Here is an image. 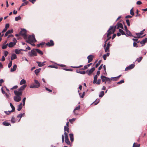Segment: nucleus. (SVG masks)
Returning a JSON list of instances; mask_svg holds the SVG:
<instances>
[{
    "instance_id": "412c9836",
    "label": "nucleus",
    "mask_w": 147,
    "mask_h": 147,
    "mask_svg": "<svg viewBox=\"0 0 147 147\" xmlns=\"http://www.w3.org/2000/svg\"><path fill=\"white\" fill-rule=\"evenodd\" d=\"M17 67V65L16 64H15L13 66V67L11 68V69H10L11 72H12L15 71Z\"/></svg>"
},
{
    "instance_id": "ddd939ff",
    "label": "nucleus",
    "mask_w": 147,
    "mask_h": 147,
    "mask_svg": "<svg viewBox=\"0 0 147 147\" xmlns=\"http://www.w3.org/2000/svg\"><path fill=\"white\" fill-rule=\"evenodd\" d=\"M111 45L109 42H108L107 44V47L105 49V52H107L109 51V47Z\"/></svg>"
},
{
    "instance_id": "13d9d810",
    "label": "nucleus",
    "mask_w": 147,
    "mask_h": 147,
    "mask_svg": "<svg viewBox=\"0 0 147 147\" xmlns=\"http://www.w3.org/2000/svg\"><path fill=\"white\" fill-rule=\"evenodd\" d=\"M11 122L12 123H15V119L14 118V117H13L11 119Z\"/></svg>"
},
{
    "instance_id": "8fccbe9b",
    "label": "nucleus",
    "mask_w": 147,
    "mask_h": 147,
    "mask_svg": "<svg viewBox=\"0 0 147 147\" xmlns=\"http://www.w3.org/2000/svg\"><path fill=\"white\" fill-rule=\"evenodd\" d=\"M147 53V51L145 49H143L141 51V53H144V55H145Z\"/></svg>"
},
{
    "instance_id": "f03ea898",
    "label": "nucleus",
    "mask_w": 147,
    "mask_h": 147,
    "mask_svg": "<svg viewBox=\"0 0 147 147\" xmlns=\"http://www.w3.org/2000/svg\"><path fill=\"white\" fill-rule=\"evenodd\" d=\"M35 84H33L30 86V88H37L39 87L40 85V84L37 80H34Z\"/></svg>"
},
{
    "instance_id": "37998d69",
    "label": "nucleus",
    "mask_w": 147,
    "mask_h": 147,
    "mask_svg": "<svg viewBox=\"0 0 147 147\" xmlns=\"http://www.w3.org/2000/svg\"><path fill=\"white\" fill-rule=\"evenodd\" d=\"M8 45V44H6V45H4L2 46V48L3 49H5L7 47Z\"/></svg>"
},
{
    "instance_id": "6e6552de",
    "label": "nucleus",
    "mask_w": 147,
    "mask_h": 147,
    "mask_svg": "<svg viewBox=\"0 0 147 147\" xmlns=\"http://www.w3.org/2000/svg\"><path fill=\"white\" fill-rule=\"evenodd\" d=\"M112 34L111 31L110 30H108L107 31V33H106L104 35L103 37V39H105L106 38L105 36L107 35V37H108L109 36H110Z\"/></svg>"
},
{
    "instance_id": "c85d7f7f",
    "label": "nucleus",
    "mask_w": 147,
    "mask_h": 147,
    "mask_svg": "<svg viewBox=\"0 0 147 147\" xmlns=\"http://www.w3.org/2000/svg\"><path fill=\"white\" fill-rule=\"evenodd\" d=\"M35 50L39 54L41 55H43V52L42 51L40 50L39 49H35Z\"/></svg>"
},
{
    "instance_id": "864d4df0",
    "label": "nucleus",
    "mask_w": 147,
    "mask_h": 147,
    "mask_svg": "<svg viewBox=\"0 0 147 147\" xmlns=\"http://www.w3.org/2000/svg\"><path fill=\"white\" fill-rule=\"evenodd\" d=\"M111 80L113 81H116L117 80V79L116 77H112L111 78Z\"/></svg>"
},
{
    "instance_id": "f704fd0d",
    "label": "nucleus",
    "mask_w": 147,
    "mask_h": 147,
    "mask_svg": "<svg viewBox=\"0 0 147 147\" xmlns=\"http://www.w3.org/2000/svg\"><path fill=\"white\" fill-rule=\"evenodd\" d=\"M119 31L122 35H125V34L124 32V31L122 30L121 29H119Z\"/></svg>"
},
{
    "instance_id": "7ed1b4c3",
    "label": "nucleus",
    "mask_w": 147,
    "mask_h": 147,
    "mask_svg": "<svg viewBox=\"0 0 147 147\" xmlns=\"http://www.w3.org/2000/svg\"><path fill=\"white\" fill-rule=\"evenodd\" d=\"M20 34L22 35L24 39L27 38V36L26 35V30L24 29L22 30L20 33Z\"/></svg>"
},
{
    "instance_id": "39448f33",
    "label": "nucleus",
    "mask_w": 147,
    "mask_h": 147,
    "mask_svg": "<svg viewBox=\"0 0 147 147\" xmlns=\"http://www.w3.org/2000/svg\"><path fill=\"white\" fill-rule=\"evenodd\" d=\"M28 54L29 55L30 57L33 56H36L37 55V54L34 49H32L30 51L28 52Z\"/></svg>"
},
{
    "instance_id": "1a4fd4ad",
    "label": "nucleus",
    "mask_w": 147,
    "mask_h": 147,
    "mask_svg": "<svg viewBox=\"0 0 147 147\" xmlns=\"http://www.w3.org/2000/svg\"><path fill=\"white\" fill-rule=\"evenodd\" d=\"M14 93L15 95L17 96H21L22 94V91H19L15 90L14 92Z\"/></svg>"
},
{
    "instance_id": "f3484780",
    "label": "nucleus",
    "mask_w": 147,
    "mask_h": 147,
    "mask_svg": "<svg viewBox=\"0 0 147 147\" xmlns=\"http://www.w3.org/2000/svg\"><path fill=\"white\" fill-rule=\"evenodd\" d=\"M46 61H44L43 62H41L39 61H37L36 63L38 64V66L39 67H41L44 66L45 64L44 63H46Z\"/></svg>"
},
{
    "instance_id": "6ab92c4d",
    "label": "nucleus",
    "mask_w": 147,
    "mask_h": 147,
    "mask_svg": "<svg viewBox=\"0 0 147 147\" xmlns=\"http://www.w3.org/2000/svg\"><path fill=\"white\" fill-rule=\"evenodd\" d=\"M65 138V142L68 145H70V146H71V144H70V143L69 140L68 138V137L67 138Z\"/></svg>"
},
{
    "instance_id": "c756f323",
    "label": "nucleus",
    "mask_w": 147,
    "mask_h": 147,
    "mask_svg": "<svg viewBox=\"0 0 147 147\" xmlns=\"http://www.w3.org/2000/svg\"><path fill=\"white\" fill-rule=\"evenodd\" d=\"M105 93L104 91H102L100 92V93L99 95V96L100 97L102 98L103 97V96L104 95Z\"/></svg>"
},
{
    "instance_id": "0eeeda50",
    "label": "nucleus",
    "mask_w": 147,
    "mask_h": 147,
    "mask_svg": "<svg viewBox=\"0 0 147 147\" xmlns=\"http://www.w3.org/2000/svg\"><path fill=\"white\" fill-rule=\"evenodd\" d=\"M135 67V65L134 64H132L126 67L125 69V71H128L133 69Z\"/></svg>"
},
{
    "instance_id": "bf43d9fd",
    "label": "nucleus",
    "mask_w": 147,
    "mask_h": 147,
    "mask_svg": "<svg viewBox=\"0 0 147 147\" xmlns=\"http://www.w3.org/2000/svg\"><path fill=\"white\" fill-rule=\"evenodd\" d=\"M133 8H132L130 10V14L131 15H132V16H134V12H133Z\"/></svg>"
},
{
    "instance_id": "4468645a",
    "label": "nucleus",
    "mask_w": 147,
    "mask_h": 147,
    "mask_svg": "<svg viewBox=\"0 0 147 147\" xmlns=\"http://www.w3.org/2000/svg\"><path fill=\"white\" fill-rule=\"evenodd\" d=\"M126 32V33L125 34V35L127 37L128 36H134L132 35L131 33V32L129 31V30H128Z\"/></svg>"
},
{
    "instance_id": "cd10ccee",
    "label": "nucleus",
    "mask_w": 147,
    "mask_h": 147,
    "mask_svg": "<svg viewBox=\"0 0 147 147\" xmlns=\"http://www.w3.org/2000/svg\"><path fill=\"white\" fill-rule=\"evenodd\" d=\"M41 70L40 68H38V69H36L34 71V72L36 75H37L38 73H39Z\"/></svg>"
},
{
    "instance_id": "49530a36",
    "label": "nucleus",
    "mask_w": 147,
    "mask_h": 147,
    "mask_svg": "<svg viewBox=\"0 0 147 147\" xmlns=\"http://www.w3.org/2000/svg\"><path fill=\"white\" fill-rule=\"evenodd\" d=\"M114 27L113 26H111L110 27V28L109 29V30H111L113 31V33L114 32H113L114 30Z\"/></svg>"
},
{
    "instance_id": "5701e85b",
    "label": "nucleus",
    "mask_w": 147,
    "mask_h": 147,
    "mask_svg": "<svg viewBox=\"0 0 147 147\" xmlns=\"http://www.w3.org/2000/svg\"><path fill=\"white\" fill-rule=\"evenodd\" d=\"M17 58L16 55L15 54H12L11 57V60H13L14 59H16Z\"/></svg>"
},
{
    "instance_id": "c03bdc74",
    "label": "nucleus",
    "mask_w": 147,
    "mask_h": 147,
    "mask_svg": "<svg viewBox=\"0 0 147 147\" xmlns=\"http://www.w3.org/2000/svg\"><path fill=\"white\" fill-rule=\"evenodd\" d=\"M83 66L82 65H80L78 66H71V67H72L74 68H80Z\"/></svg>"
},
{
    "instance_id": "e2e57ef3",
    "label": "nucleus",
    "mask_w": 147,
    "mask_h": 147,
    "mask_svg": "<svg viewBox=\"0 0 147 147\" xmlns=\"http://www.w3.org/2000/svg\"><path fill=\"white\" fill-rule=\"evenodd\" d=\"M126 22L128 26H129L130 25L129 20L128 19H127L126 20Z\"/></svg>"
},
{
    "instance_id": "6e6d98bb",
    "label": "nucleus",
    "mask_w": 147,
    "mask_h": 147,
    "mask_svg": "<svg viewBox=\"0 0 147 147\" xmlns=\"http://www.w3.org/2000/svg\"><path fill=\"white\" fill-rule=\"evenodd\" d=\"M12 112L13 111H4L5 113L8 115L10 114V113L11 112Z\"/></svg>"
},
{
    "instance_id": "f8f14e48",
    "label": "nucleus",
    "mask_w": 147,
    "mask_h": 147,
    "mask_svg": "<svg viewBox=\"0 0 147 147\" xmlns=\"http://www.w3.org/2000/svg\"><path fill=\"white\" fill-rule=\"evenodd\" d=\"M14 100L16 102L20 101L21 100V98L20 96H15L14 97Z\"/></svg>"
},
{
    "instance_id": "3c124183",
    "label": "nucleus",
    "mask_w": 147,
    "mask_h": 147,
    "mask_svg": "<svg viewBox=\"0 0 147 147\" xmlns=\"http://www.w3.org/2000/svg\"><path fill=\"white\" fill-rule=\"evenodd\" d=\"M142 59V57H140L139 58H138L137 59V60L138 63H139L140 62Z\"/></svg>"
},
{
    "instance_id": "4c0bfd02",
    "label": "nucleus",
    "mask_w": 147,
    "mask_h": 147,
    "mask_svg": "<svg viewBox=\"0 0 147 147\" xmlns=\"http://www.w3.org/2000/svg\"><path fill=\"white\" fill-rule=\"evenodd\" d=\"M64 131H67L68 133H69V128L68 127H66L65 126L64 127Z\"/></svg>"
},
{
    "instance_id": "7c9ffc66",
    "label": "nucleus",
    "mask_w": 147,
    "mask_h": 147,
    "mask_svg": "<svg viewBox=\"0 0 147 147\" xmlns=\"http://www.w3.org/2000/svg\"><path fill=\"white\" fill-rule=\"evenodd\" d=\"M3 124L5 126H8L9 125H11L9 123L7 122L6 121H4L3 122Z\"/></svg>"
},
{
    "instance_id": "ea45409f",
    "label": "nucleus",
    "mask_w": 147,
    "mask_h": 147,
    "mask_svg": "<svg viewBox=\"0 0 147 147\" xmlns=\"http://www.w3.org/2000/svg\"><path fill=\"white\" fill-rule=\"evenodd\" d=\"M21 18L20 16H18V17H16L15 18V20L16 21H18L19 20H20L21 19Z\"/></svg>"
},
{
    "instance_id": "72a5a7b5",
    "label": "nucleus",
    "mask_w": 147,
    "mask_h": 147,
    "mask_svg": "<svg viewBox=\"0 0 147 147\" xmlns=\"http://www.w3.org/2000/svg\"><path fill=\"white\" fill-rule=\"evenodd\" d=\"M23 114H24V113L23 114L21 113L20 114H19L18 115H17V117H18V118H20V119L19 120V121H20V120L21 118V117L23 116Z\"/></svg>"
},
{
    "instance_id": "de8ad7c7",
    "label": "nucleus",
    "mask_w": 147,
    "mask_h": 147,
    "mask_svg": "<svg viewBox=\"0 0 147 147\" xmlns=\"http://www.w3.org/2000/svg\"><path fill=\"white\" fill-rule=\"evenodd\" d=\"M48 67L51 68H54L56 69H57L58 68L57 66L55 65H50L48 66Z\"/></svg>"
},
{
    "instance_id": "aec40b11",
    "label": "nucleus",
    "mask_w": 147,
    "mask_h": 147,
    "mask_svg": "<svg viewBox=\"0 0 147 147\" xmlns=\"http://www.w3.org/2000/svg\"><path fill=\"white\" fill-rule=\"evenodd\" d=\"M22 1L24 2L22 3L21 5L20 6V7L26 5L28 3V1H26V0H23Z\"/></svg>"
},
{
    "instance_id": "393cba45",
    "label": "nucleus",
    "mask_w": 147,
    "mask_h": 147,
    "mask_svg": "<svg viewBox=\"0 0 147 147\" xmlns=\"http://www.w3.org/2000/svg\"><path fill=\"white\" fill-rule=\"evenodd\" d=\"M8 47H9L11 48L13 47L16 45V44L15 43H14L12 42H11L9 44H8Z\"/></svg>"
},
{
    "instance_id": "b1692460",
    "label": "nucleus",
    "mask_w": 147,
    "mask_h": 147,
    "mask_svg": "<svg viewBox=\"0 0 147 147\" xmlns=\"http://www.w3.org/2000/svg\"><path fill=\"white\" fill-rule=\"evenodd\" d=\"M23 104L22 103H20V105L18 106V107L17 109V110L18 111H20L22 108Z\"/></svg>"
},
{
    "instance_id": "5fc2aeb1",
    "label": "nucleus",
    "mask_w": 147,
    "mask_h": 147,
    "mask_svg": "<svg viewBox=\"0 0 147 147\" xmlns=\"http://www.w3.org/2000/svg\"><path fill=\"white\" fill-rule=\"evenodd\" d=\"M133 46L134 47H138V46L137 45V42H134Z\"/></svg>"
},
{
    "instance_id": "e433bc0d",
    "label": "nucleus",
    "mask_w": 147,
    "mask_h": 147,
    "mask_svg": "<svg viewBox=\"0 0 147 147\" xmlns=\"http://www.w3.org/2000/svg\"><path fill=\"white\" fill-rule=\"evenodd\" d=\"M100 100L99 99H98V100H97V99H96V100H95L93 102V103H94V105H96L98 104Z\"/></svg>"
},
{
    "instance_id": "473e14b6",
    "label": "nucleus",
    "mask_w": 147,
    "mask_h": 147,
    "mask_svg": "<svg viewBox=\"0 0 147 147\" xmlns=\"http://www.w3.org/2000/svg\"><path fill=\"white\" fill-rule=\"evenodd\" d=\"M26 83V80H25L23 79L20 82V85H22L23 84H25Z\"/></svg>"
},
{
    "instance_id": "20e7f679",
    "label": "nucleus",
    "mask_w": 147,
    "mask_h": 147,
    "mask_svg": "<svg viewBox=\"0 0 147 147\" xmlns=\"http://www.w3.org/2000/svg\"><path fill=\"white\" fill-rule=\"evenodd\" d=\"M119 28H120L122 29H123V28L122 24L118 22L117 23L116 25L114 26V30L113 32H114L116 29H118Z\"/></svg>"
},
{
    "instance_id": "79ce46f5",
    "label": "nucleus",
    "mask_w": 147,
    "mask_h": 147,
    "mask_svg": "<svg viewBox=\"0 0 147 147\" xmlns=\"http://www.w3.org/2000/svg\"><path fill=\"white\" fill-rule=\"evenodd\" d=\"M6 32L8 34H11L13 32V30L12 29L9 30L7 31Z\"/></svg>"
},
{
    "instance_id": "c9c22d12",
    "label": "nucleus",
    "mask_w": 147,
    "mask_h": 147,
    "mask_svg": "<svg viewBox=\"0 0 147 147\" xmlns=\"http://www.w3.org/2000/svg\"><path fill=\"white\" fill-rule=\"evenodd\" d=\"M140 144H138L136 143H134L133 144V147H139Z\"/></svg>"
},
{
    "instance_id": "a19ab883",
    "label": "nucleus",
    "mask_w": 147,
    "mask_h": 147,
    "mask_svg": "<svg viewBox=\"0 0 147 147\" xmlns=\"http://www.w3.org/2000/svg\"><path fill=\"white\" fill-rule=\"evenodd\" d=\"M15 52L16 54H19L20 53V51H19V49H16L15 50Z\"/></svg>"
},
{
    "instance_id": "4be33fe9",
    "label": "nucleus",
    "mask_w": 147,
    "mask_h": 147,
    "mask_svg": "<svg viewBox=\"0 0 147 147\" xmlns=\"http://www.w3.org/2000/svg\"><path fill=\"white\" fill-rule=\"evenodd\" d=\"M147 41V38H145L144 39L142 40L140 42V43L142 45H144V44L146 43Z\"/></svg>"
},
{
    "instance_id": "774afa93",
    "label": "nucleus",
    "mask_w": 147,
    "mask_h": 147,
    "mask_svg": "<svg viewBox=\"0 0 147 147\" xmlns=\"http://www.w3.org/2000/svg\"><path fill=\"white\" fill-rule=\"evenodd\" d=\"M76 119L75 118H72L71 119H69V121L71 123V122L73 121H75Z\"/></svg>"
},
{
    "instance_id": "69168bd1",
    "label": "nucleus",
    "mask_w": 147,
    "mask_h": 147,
    "mask_svg": "<svg viewBox=\"0 0 147 147\" xmlns=\"http://www.w3.org/2000/svg\"><path fill=\"white\" fill-rule=\"evenodd\" d=\"M136 13L137 15H136V17H137L140 16V15L138 14V9H137L136 10Z\"/></svg>"
},
{
    "instance_id": "2f4dec72",
    "label": "nucleus",
    "mask_w": 147,
    "mask_h": 147,
    "mask_svg": "<svg viewBox=\"0 0 147 147\" xmlns=\"http://www.w3.org/2000/svg\"><path fill=\"white\" fill-rule=\"evenodd\" d=\"M10 105L12 108L11 111H14L15 110V108L11 103H10Z\"/></svg>"
},
{
    "instance_id": "9b49d317",
    "label": "nucleus",
    "mask_w": 147,
    "mask_h": 147,
    "mask_svg": "<svg viewBox=\"0 0 147 147\" xmlns=\"http://www.w3.org/2000/svg\"><path fill=\"white\" fill-rule=\"evenodd\" d=\"M95 70V68L94 67H93L89 70L88 72H87L88 70H87L86 71V73H87L89 76H90Z\"/></svg>"
},
{
    "instance_id": "09e8293b",
    "label": "nucleus",
    "mask_w": 147,
    "mask_h": 147,
    "mask_svg": "<svg viewBox=\"0 0 147 147\" xmlns=\"http://www.w3.org/2000/svg\"><path fill=\"white\" fill-rule=\"evenodd\" d=\"M80 105H79L78 106L76 107L75 109H74L73 112L76 110H79L80 109Z\"/></svg>"
},
{
    "instance_id": "4d7b16f0",
    "label": "nucleus",
    "mask_w": 147,
    "mask_h": 147,
    "mask_svg": "<svg viewBox=\"0 0 147 147\" xmlns=\"http://www.w3.org/2000/svg\"><path fill=\"white\" fill-rule=\"evenodd\" d=\"M8 54V52L7 51H5L4 52V54L5 57H6Z\"/></svg>"
},
{
    "instance_id": "423d86ee",
    "label": "nucleus",
    "mask_w": 147,
    "mask_h": 147,
    "mask_svg": "<svg viewBox=\"0 0 147 147\" xmlns=\"http://www.w3.org/2000/svg\"><path fill=\"white\" fill-rule=\"evenodd\" d=\"M100 78L102 79V82H104L105 83H106V82L107 81H110L111 80L110 78L103 76H101Z\"/></svg>"
},
{
    "instance_id": "052dcab7",
    "label": "nucleus",
    "mask_w": 147,
    "mask_h": 147,
    "mask_svg": "<svg viewBox=\"0 0 147 147\" xmlns=\"http://www.w3.org/2000/svg\"><path fill=\"white\" fill-rule=\"evenodd\" d=\"M124 82V81L123 80H122L119 82H118L117 83V84H120L123 83Z\"/></svg>"
},
{
    "instance_id": "603ef678",
    "label": "nucleus",
    "mask_w": 147,
    "mask_h": 147,
    "mask_svg": "<svg viewBox=\"0 0 147 147\" xmlns=\"http://www.w3.org/2000/svg\"><path fill=\"white\" fill-rule=\"evenodd\" d=\"M12 65V61H9V63L8 66V68H9Z\"/></svg>"
},
{
    "instance_id": "58836bf2",
    "label": "nucleus",
    "mask_w": 147,
    "mask_h": 147,
    "mask_svg": "<svg viewBox=\"0 0 147 147\" xmlns=\"http://www.w3.org/2000/svg\"><path fill=\"white\" fill-rule=\"evenodd\" d=\"M61 69L64 70H65L66 71H72L73 70V69H66L64 68H61Z\"/></svg>"
},
{
    "instance_id": "a878e982",
    "label": "nucleus",
    "mask_w": 147,
    "mask_h": 147,
    "mask_svg": "<svg viewBox=\"0 0 147 147\" xmlns=\"http://www.w3.org/2000/svg\"><path fill=\"white\" fill-rule=\"evenodd\" d=\"M70 140L71 142H73L74 140V136L73 134H69Z\"/></svg>"
},
{
    "instance_id": "680f3d73",
    "label": "nucleus",
    "mask_w": 147,
    "mask_h": 147,
    "mask_svg": "<svg viewBox=\"0 0 147 147\" xmlns=\"http://www.w3.org/2000/svg\"><path fill=\"white\" fill-rule=\"evenodd\" d=\"M26 99V97H24L22 100V102H23L22 104H23V105H24H24H25Z\"/></svg>"
},
{
    "instance_id": "a211bd4d",
    "label": "nucleus",
    "mask_w": 147,
    "mask_h": 147,
    "mask_svg": "<svg viewBox=\"0 0 147 147\" xmlns=\"http://www.w3.org/2000/svg\"><path fill=\"white\" fill-rule=\"evenodd\" d=\"M26 84H24L21 86L18 89V90L20 91H23L24 89L26 88Z\"/></svg>"
},
{
    "instance_id": "dca6fc26",
    "label": "nucleus",
    "mask_w": 147,
    "mask_h": 147,
    "mask_svg": "<svg viewBox=\"0 0 147 147\" xmlns=\"http://www.w3.org/2000/svg\"><path fill=\"white\" fill-rule=\"evenodd\" d=\"M93 55H89L87 57L88 59V63L91 62L93 60Z\"/></svg>"
},
{
    "instance_id": "9d476101",
    "label": "nucleus",
    "mask_w": 147,
    "mask_h": 147,
    "mask_svg": "<svg viewBox=\"0 0 147 147\" xmlns=\"http://www.w3.org/2000/svg\"><path fill=\"white\" fill-rule=\"evenodd\" d=\"M46 45L49 47H51L54 46V43L53 40H50L49 42L46 43Z\"/></svg>"
},
{
    "instance_id": "a18cd8bd",
    "label": "nucleus",
    "mask_w": 147,
    "mask_h": 147,
    "mask_svg": "<svg viewBox=\"0 0 147 147\" xmlns=\"http://www.w3.org/2000/svg\"><path fill=\"white\" fill-rule=\"evenodd\" d=\"M101 60H100L98 61V63H97L96 64V65H95V67L96 68V67H98V66L101 63Z\"/></svg>"
},
{
    "instance_id": "f257e3e1",
    "label": "nucleus",
    "mask_w": 147,
    "mask_h": 147,
    "mask_svg": "<svg viewBox=\"0 0 147 147\" xmlns=\"http://www.w3.org/2000/svg\"><path fill=\"white\" fill-rule=\"evenodd\" d=\"M36 41L34 34L30 35L28 37V40L26 41V42L30 44H31V42H35Z\"/></svg>"
},
{
    "instance_id": "0e129e2a",
    "label": "nucleus",
    "mask_w": 147,
    "mask_h": 147,
    "mask_svg": "<svg viewBox=\"0 0 147 147\" xmlns=\"http://www.w3.org/2000/svg\"><path fill=\"white\" fill-rule=\"evenodd\" d=\"M18 88V86L17 85H15L13 86L12 88H10V89L11 90L16 89Z\"/></svg>"
},
{
    "instance_id": "2eb2a0df",
    "label": "nucleus",
    "mask_w": 147,
    "mask_h": 147,
    "mask_svg": "<svg viewBox=\"0 0 147 147\" xmlns=\"http://www.w3.org/2000/svg\"><path fill=\"white\" fill-rule=\"evenodd\" d=\"M9 24H6L5 26V28L3 30L2 32V33L6 31L8 28L9 27Z\"/></svg>"
},
{
    "instance_id": "bb28decb",
    "label": "nucleus",
    "mask_w": 147,
    "mask_h": 147,
    "mask_svg": "<svg viewBox=\"0 0 147 147\" xmlns=\"http://www.w3.org/2000/svg\"><path fill=\"white\" fill-rule=\"evenodd\" d=\"M143 33V32H142V31L139 33H136V35L138 36V38H139L140 37V35H142Z\"/></svg>"
},
{
    "instance_id": "338daca9",
    "label": "nucleus",
    "mask_w": 147,
    "mask_h": 147,
    "mask_svg": "<svg viewBox=\"0 0 147 147\" xmlns=\"http://www.w3.org/2000/svg\"><path fill=\"white\" fill-rule=\"evenodd\" d=\"M107 37V38L105 40L106 42H107L111 38V36H109L108 37Z\"/></svg>"
}]
</instances>
